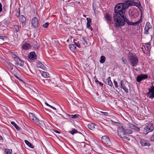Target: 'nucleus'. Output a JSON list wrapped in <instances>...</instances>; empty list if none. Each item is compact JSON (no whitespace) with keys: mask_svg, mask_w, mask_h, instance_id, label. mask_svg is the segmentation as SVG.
<instances>
[{"mask_svg":"<svg viewBox=\"0 0 154 154\" xmlns=\"http://www.w3.org/2000/svg\"><path fill=\"white\" fill-rule=\"evenodd\" d=\"M135 3L134 2H131L129 0L126 1L124 3L117 4L115 7V13L113 16L114 23L125 15V9L130 6L134 5Z\"/></svg>","mask_w":154,"mask_h":154,"instance_id":"1","label":"nucleus"},{"mask_svg":"<svg viewBox=\"0 0 154 154\" xmlns=\"http://www.w3.org/2000/svg\"><path fill=\"white\" fill-rule=\"evenodd\" d=\"M142 20L140 19L138 21L133 23L129 21L126 17L125 15L123 17H121L118 20L114 23L115 26L117 28H121L122 26H124L125 23H126L128 25L136 26L137 24H139L142 22Z\"/></svg>","mask_w":154,"mask_h":154,"instance_id":"2","label":"nucleus"},{"mask_svg":"<svg viewBox=\"0 0 154 154\" xmlns=\"http://www.w3.org/2000/svg\"><path fill=\"white\" fill-rule=\"evenodd\" d=\"M117 132L118 135L122 138H125L128 140H130V138L127 137L128 135L126 134L125 130L122 126L119 127L118 129Z\"/></svg>","mask_w":154,"mask_h":154,"instance_id":"3","label":"nucleus"},{"mask_svg":"<svg viewBox=\"0 0 154 154\" xmlns=\"http://www.w3.org/2000/svg\"><path fill=\"white\" fill-rule=\"evenodd\" d=\"M128 60L133 66H136L138 63V59L135 54H130L128 55Z\"/></svg>","mask_w":154,"mask_h":154,"instance_id":"4","label":"nucleus"},{"mask_svg":"<svg viewBox=\"0 0 154 154\" xmlns=\"http://www.w3.org/2000/svg\"><path fill=\"white\" fill-rule=\"evenodd\" d=\"M147 96L149 98H154V82L152 83V86L149 89V92L146 94Z\"/></svg>","mask_w":154,"mask_h":154,"instance_id":"5","label":"nucleus"},{"mask_svg":"<svg viewBox=\"0 0 154 154\" xmlns=\"http://www.w3.org/2000/svg\"><path fill=\"white\" fill-rule=\"evenodd\" d=\"M102 141L103 143L108 146H111L112 143L110 141L109 138L107 136H104L101 137Z\"/></svg>","mask_w":154,"mask_h":154,"instance_id":"6","label":"nucleus"},{"mask_svg":"<svg viewBox=\"0 0 154 154\" xmlns=\"http://www.w3.org/2000/svg\"><path fill=\"white\" fill-rule=\"evenodd\" d=\"M154 129V127L152 124L147 125L144 129L143 132L146 134L149 133L152 131Z\"/></svg>","mask_w":154,"mask_h":154,"instance_id":"7","label":"nucleus"},{"mask_svg":"<svg viewBox=\"0 0 154 154\" xmlns=\"http://www.w3.org/2000/svg\"><path fill=\"white\" fill-rule=\"evenodd\" d=\"M81 150L83 152H85L87 151L90 148V146L88 144H86L85 142H82L81 143Z\"/></svg>","mask_w":154,"mask_h":154,"instance_id":"8","label":"nucleus"},{"mask_svg":"<svg viewBox=\"0 0 154 154\" xmlns=\"http://www.w3.org/2000/svg\"><path fill=\"white\" fill-rule=\"evenodd\" d=\"M29 114L30 119L33 120L34 122L39 124H41V122H42L36 118L34 113H29Z\"/></svg>","mask_w":154,"mask_h":154,"instance_id":"9","label":"nucleus"},{"mask_svg":"<svg viewBox=\"0 0 154 154\" xmlns=\"http://www.w3.org/2000/svg\"><path fill=\"white\" fill-rule=\"evenodd\" d=\"M32 24L33 26L35 28L38 27V18L36 17L33 18L32 20Z\"/></svg>","mask_w":154,"mask_h":154,"instance_id":"10","label":"nucleus"},{"mask_svg":"<svg viewBox=\"0 0 154 154\" xmlns=\"http://www.w3.org/2000/svg\"><path fill=\"white\" fill-rule=\"evenodd\" d=\"M105 17L107 23H113L111 16L109 14L106 13L105 16Z\"/></svg>","mask_w":154,"mask_h":154,"instance_id":"11","label":"nucleus"},{"mask_svg":"<svg viewBox=\"0 0 154 154\" xmlns=\"http://www.w3.org/2000/svg\"><path fill=\"white\" fill-rule=\"evenodd\" d=\"M147 75H138L137 76V81L138 82H140L142 80L146 79L147 78Z\"/></svg>","mask_w":154,"mask_h":154,"instance_id":"12","label":"nucleus"},{"mask_svg":"<svg viewBox=\"0 0 154 154\" xmlns=\"http://www.w3.org/2000/svg\"><path fill=\"white\" fill-rule=\"evenodd\" d=\"M29 58L31 60H35L36 58V56L35 53L32 51L30 52L28 55Z\"/></svg>","mask_w":154,"mask_h":154,"instance_id":"13","label":"nucleus"},{"mask_svg":"<svg viewBox=\"0 0 154 154\" xmlns=\"http://www.w3.org/2000/svg\"><path fill=\"white\" fill-rule=\"evenodd\" d=\"M140 143L142 146H149L150 145V143H149L147 141L144 140H140Z\"/></svg>","mask_w":154,"mask_h":154,"instance_id":"14","label":"nucleus"},{"mask_svg":"<svg viewBox=\"0 0 154 154\" xmlns=\"http://www.w3.org/2000/svg\"><path fill=\"white\" fill-rule=\"evenodd\" d=\"M151 27L150 23L148 22L146 23L145 27V33H147L148 32V30Z\"/></svg>","mask_w":154,"mask_h":154,"instance_id":"15","label":"nucleus"},{"mask_svg":"<svg viewBox=\"0 0 154 154\" xmlns=\"http://www.w3.org/2000/svg\"><path fill=\"white\" fill-rule=\"evenodd\" d=\"M22 48L25 50H27L30 48L31 46L29 43H26L23 45Z\"/></svg>","mask_w":154,"mask_h":154,"instance_id":"16","label":"nucleus"},{"mask_svg":"<svg viewBox=\"0 0 154 154\" xmlns=\"http://www.w3.org/2000/svg\"><path fill=\"white\" fill-rule=\"evenodd\" d=\"M78 39H74L73 42L74 45H76L77 47L79 48H80L81 46V43H80L79 41H78Z\"/></svg>","mask_w":154,"mask_h":154,"instance_id":"17","label":"nucleus"},{"mask_svg":"<svg viewBox=\"0 0 154 154\" xmlns=\"http://www.w3.org/2000/svg\"><path fill=\"white\" fill-rule=\"evenodd\" d=\"M18 60L19 61H17L15 63V65L16 66L19 65L20 66H23L24 65L23 62L19 58H18Z\"/></svg>","mask_w":154,"mask_h":154,"instance_id":"18","label":"nucleus"},{"mask_svg":"<svg viewBox=\"0 0 154 154\" xmlns=\"http://www.w3.org/2000/svg\"><path fill=\"white\" fill-rule=\"evenodd\" d=\"M37 66L38 68H41L44 70H46V69L45 66L42 63L40 62H38L37 63Z\"/></svg>","mask_w":154,"mask_h":154,"instance_id":"19","label":"nucleus"},{"mask_svg":"<svg viewBox=\"0 0 154 154\" xmlns=\"http://www.w3.org/2000/svg\"><path fill=\"white\" fill-rule=\"evenodd\" d=\"M19 19L20 21L22 23H24L26 21V18L23 15L19 16Z\"/></svg>","mask_w":154,"mask_h":154,"instance_id":"20","label":"nucleus"},{"mask_svg":"<svg viewBox=\"0 0 154 154\" xmlns=\"http://www.w3.org/2000/svg\"><path fill=\"white\" fill-rule=\"evenodd\" d=\"M75 46L74 44L69 45V46L70 50L73 52L75 51L76 50Z\"/></svg>","mask_w":154,"mask_h":154,"instance_id":"21","label":"nucleus"},{"mask_svg":"<svg viewBox=\"0 0 154 154\" xmlns=\"http://www.w3.org/2000/svg\"><path fill=\"white\" fill-rule=\"evenodd\" d=\"M95 125L94 123H90L88 125V126L90 129L93 130L95 128Z\"/></svg>","mask_w":154,"mask_h":154,"instance_id":"22","label":"nucleus"},{"mask_svg":"<svg viewBox=\"0 0 154 154\" xmlns=\"http://www.w3.org/2000/svg\"><path fill=\"white\" fill-rule=\"evenodd\" d=\"M42 76H43L44 78H47L49 77V74L47 72H43L42 73Z\"/></svg>","mask_w":154,"mask_h":154,"instance_id":"23","label":"nucleus"},{"mask_svg":"<svg viewBox=\"0 0 154 154\" xmlns=\"http://www.w3.org/2000/svg\"><path fill=\"white\" fill-rule=\"evenodd\" d=\"M106 60V57L104 56H102L100 57V62L101 63H104Z\"/></svg>","mask_w":154,"mask_h":154,"instance_id":"24","label":"nucleus"},{"mask_svg":"<svg viewBox=\"0 0 154 154\" xmlns=\"http://www.w3.org/2000/svg\"><path fill=\"white\" fill-rule=\"evenodd\" d=\"M107 83L109 86H112L113 85L112 83L110 77H109L108 78L106 79Z\"/></svg>","mask_w":154,"mask_h":154,"instance_id":"25","label":"nucleus"},{"mask_svg":"<svg viewBox=\"0 0 154 154\" xmlns=\"http://www.w3.org/2000/svg\"><path fill=\"white\" fill-rule=\"evenodd\" d=\"M24 141L25 143L30 147L31 148H33L34 147V146H33L30 142H29L27 140H25Z\"/></svg>","mask_w":154,"mask_h":154,"instance_id":"26","label":"nucleus"},{"mask_svg":"<svg viewBox=\"0 0 154 154\" xmlns=\"http://www.w3.org/2000/svg\"><path fill=\"white\" fill-rule=\"evenodd\" d=\"M11 123L13 125L15 128L18 130H19L20 129V127L15 123L14 122H11Z\"/></svg>","mask_w":154,"mask_h":154,"instance_id":"27","label":"nucleus"},{"mask_svg":"<svg viewBox=\"0 0 154 154\" xmlns=\"http://www.w3.org/2000/svg\"><path fill=\"white\" fill-rule=\"evenodd\" d=\"M68 115L71 118L76 119L78 117V115L77 114H75L74 115H71L69 114Z\"/></svg>","mask_w":154,"mask_h":154,"instance_id":"28","label":"nucleus"},{"mask_svg":"<svg viewBox=\"0 0 154 154\" xmlns=\"http://www.w3.org/2000/svg\"><path fill=\"white\" fill-rule=\"evenodd\" d=\"M69 132L72 134L73 135L74 134L77 133L78 132V131L77 130L75 129H72V131H69Z\"/></svg>","mask_w":154,"mask_h":154,"instance_id":"29","label":"nucleus"},{"mask_svg":"<svg viewBox=\"0 0 154 154\" xmlns=\"http://www.w3.org/2000/svg\"><path fill=\"white\" fill-rule=\"evenodd\" d=\"M125 132L126 133V134H132L133 133V131L129 129H127L126 130H125Z\"/></svg>","mask_w":154,"mask_h":154,"instance_id":"30","label":"nucleus"},{"mask_svg":"<svg viewBox=\"0 0 154 154\" xmlns=\"http://www.w3.org/2000/svg\"><path fill=\"white\" fill-rule=\"evenodd\" d=\"M12 152V149H5V152L6 154H11Z\"/></svg>","mask_w":154,"mask_h":154,"instance_id":"31","label":"nucleus"},{"mask_svg":"<svg viewBox=\"0 0 154 154\" xmlns=\"http://www.w3.org/2000/svg\"><path fill=\"white\" fill-rule=\"evenodd\" d=\"M90 23H87V27L89 29L91 30V31H92L93 30V29L92 27L91 26Z\"/></svg>","mask_w":154,"mask_h":154,"instance_id":"32","label":"nucleus"},{"mask_svg":"<svg viewBox=\"0 0 154 154\" xmlns=\"http://www.w3.org/2000/svg\"><path fill=\"white\" fill-rule=\"evenodd\" d=\"M33 47L36 49H38L39 47V45L37 43L32 45Z\"/></svg>","mask_w":154,"mask_h":154,"instance_id":"33","label":"nucleus"},{"mask_svg":"<svg viewBox=\"0 0 154 154\" xmlns=\"http://www.w3.org/2000/svg\"><path fill=\"white\" fill-rule=\"evenodd\" d=\"M82 43H81V45L82 44L84 45H88L87 41L85 40V39H82Z\"/></svg>","mask_w":154,"mask_h":154,"instance_id":"34","label":"nucleus"},{"mask_svg":"<svg viewBox=\"0 0 154 154\" xmlns=\"http://www.w3.org/2000/svg\"><path fill=\"white\" fill-rule=\"evenodd\" d=\"M14 29L17 32H18L19 31V28L18 26L17 25H14Z\"/></svg>","mask_w":154,"mask_h":154,"instance_id":"35","label":"nucleus"},{"mask_svg":"<svg viewBox=\"0 0 154 154\" xmlns=\"http://www.w3.org/2000/svg\"><path fill=\"white\" fill-rule=\"evenodd\" d=\"M120 87L122 88H123V87L125 86L123 83V81L122 80H121L120 81Z\"/></svg>","mask_w":154,"mask_h":154,"instance_id":"36","label":"nucleus"},{"mask_svg":"<svg viewBox=\"0 0 154 154\" xmlns=\"http://www.w3.org/2000/svg\"><path fill=\"white\" fill-rule=\"evenodd\" d=\"M8 67L11 70H13V65L11 63H8Z\"/></svg>","mask_w":154,"mask_h":154,"instance_id":"37","label":"nucleus"},{"mask_svg":"<svg viewBox=\"0 0 154 154\" xmlns=\"http://www.w3.org/2000/svg\"><path fill=\"white\" fill-rule=\"evenodd\" d=\"M133 129L137 131H139L140 130V128L135 125H134Z\"/></svg>","mask_w":154,"mask_h":154,"instance_id":"38","label":"nucleus"},{"mask_svg":"<svg viewBox=\"0 0 154 154\" xmlns=\"http://www.w3.org/2000/svg\"><path fill=\"white\" fill-rule=\"evenodd\" d=\"M95 82L96 83H98L100 86H102L103 85V83L99 81L97 79H96Z\"/></svg>","mask_w":154,"mask_h":154,"instance_id":"39","label":"nucleus"},{"mask_svg":"<svg viewBox=\"0 0 154 154\" xmlns=\"http://www.w3.org/2000/svg\"><path fill=\"white\" fill-rule=\"evenodd\" d=\"M127 93H128V89L125 86L123 87V88H122Z\"/></svg>","mask_w":154,"mask_h":154,"instance_id":"40","label":"nucleus"},{"mask_svg":"<svg viewBox=\"0 0 154 154\" xmlns=\"http://www.w3.org/2000/svg\"><path fill=\"white\" fill-rule=\"evenodd\" d=\"M150 46V45L148 44V43H146L145 44V45L144 46V47L145 48V47L146 48H147V50H149V47Z\"/></svg>","mask_w":154,"mask_h":154,"instance_id":"41","label":"nucleus"},{"mask_svg":"<svg viewBox=\"0 0 154 154\" xmlns=\"http://www.w3.org/2000/svg\"><path fill=\"white\" fill-rule=\"evenodd\" d=\"M49 23H45L43 25V27L45 28H47L48 26Z\"/></svg>","mask_w":154,"mask_h":154,"instance_id":"42","label":"nucleus"},{"mask_svg":"<svg viewBox=\"0 0 154 154\" xmlns=\"http://www.w3.org/2000/svg\"><path fill=\"white\" fill-rule=\"evenodd\" d=\"M86 20H87V23H91V20L90 17L87 18Z\"/></svg>","mask_w":154,"mask_h":154,"instance_id":"43","label":"nucleus"},{"mask_svg":"<svg viewBox=\"0 0 154 154\" xmlns=\"http://www.w3.org/2000/svg\"><path fill=\"white\" fill-rule=\"evenodd\" d=\"M100 112L103 113L104 116H108V113L107 112H105L102 111H100Z\"/></svg>","mask_w":154,"mask_h":154,"instance_id":"44","label":"nucleus"},{"mask_svg":"<svg viewBox=\"0 0 154 154\" xmlns=\"http://www.w3.org/2000/svg\"><path fill=\"white\" fill-rule=\"evenodd\" d=\"M59 115L60 116H57V115H55L54 116V117L55 118L57 119H59V118H61V117H62V115L60 114H59Z\"/></svg>","mask_w":154,"mask_h":154,"instance_id":"45","label":"nucleus"},{"mask_svg":"<svg viewBox=\"0 0 154 154\" xmlns=\"http://www.w3.org/2000/svg\"><path fill=\"white\" fill-rule=\"evenodd\" d=\"M150 140L154 142V134L152 136L150 137Z\"/></svg>","mask_w":154,"mask_h":154,"instance_id":"46","label":"nucleus"},{"mask_svg":"<svg viewBox=\"0 0 154 154\" xmlns=\"http://www.w3.org/2000/svg\"><path fill=\"white\" fill-rule=\"evenodd\" d=\"M122 61L123 62V63L125 64H126V62H127V61H126V60L123 57L122 58Z\"/></svg>","mask_w":154,"mask_h":154,"instance_id":"47","label":"nucleus"},{"mask_svg":"<svg viewBox=\"0 0 154 154\" xmlns=\"http://www.w3.org/2000/svg\"><path fill=\"white\" fill-rule=\"evenodd\" d=\"M134 125L133 124H131L129 125V127L132 129H133Z\"/></svg>","mask_w":154,"mask_h":154,"instance_id":"48","label":"nucleus"},{"mask_svg":"<svg viewBox=\"0 0 154 154\" xmlns=\"http://www.w3.org/2000/svg\"><path fill=\"white\" fill-rule=\"evenodd\" d=\"M114 83L115 85V86L116 88H117L118 87V85L117 84V82L114 81Z\"/></svg>","mask_w":154,"mask_h":154,"instance_id":"49","label":"nucleus"},{"mask_svg":"<svg viewBox=\"0 0 154 154\" xmlns=\"http://www.w3.org/2000/svg\"><path fill=\"white\" fill-rule=\"evenodd\" d=\"M5 39H0V44H2L4 43Z\"/></svg>","mask_w":154,"mask_h":154,"instance_id":"50","label":"nucleus"},{"mask_svg":"<svg viewBox=\"0 0 154 154\" xmlns=\"http://www.w3.org/2000/svg\"><path fill=\"white\" fill-rule=\"evenodd\" d=\"M2 11V5L0 2V12Z\"/></svg>","mask_w":154,"mask_h":154,"instance_id":"51","label":"nucleus"},{"mask_svg":"<svg viewBox=\"0 0 154 154\" xmlns=\"http://www.w3.org/2000/svg\"><path fill=\"white\" fill-rule=\"evenodd\" d=\"M16 77L17 79H18L20 81H22V80L19 77H18L17 76V75H15V76Z\"/></svg>","mask_w":154,"mask_h":154,"instance_id":"52","label":"nucleus"},{"mask_svg":"<svg viewBox=\"0 0 154 154\" xmlns=\"http://www.w3.org/2000/svg\"><path fill=\"white\" fill-rule=\"evenodd\" d=\"M54 132H55L56 133H58V134H60V132H59V131H57L54 130Z\"/></svg>","mask_w":154,"mask_h":154,"instance_id":"53","label":"nucleus"},{"mask_svg":"<svg viewBox=\"0 0 154 154\" xmlns=\"http://www.w3.org/2000/svg\"><path fill=\"white\" fill-rule=\"evenodd\" d=\"M45 104L47 106H50V105H49L48 103H47V102H45Z\"/></svg>","mask_w":154,"mask_h":154,"instance_id":"54","label":"nucleus"},{"mask_svg":"<svg viewBox=\"0 0 154 154\" xmlns=\"http://www.w3.org/2000/svg\"><path fill=\"white\" fill-rule=\"evenodd\" d=\"M3 140L2 137V136H0V140Z\"/></svg>","mask_w":154,"mask_h":154,"instance_id":"55","label":"nucleus"},{"mask_svg":"<svg viewBox=\"0 0 154 154\" xmlns=\"http://www.w3.org/2000/svg\"><path fill=\"white\" fill-rule=\"evenodd\" d=\"M152 76L153 77V78L154 79V72L152 74Z\"/></svg>","mask_w":154,"mask_h":154,"instance_id":"56","label":"nucleus"},{"mask_svg":"<svg viewBox=\"0 0 154 154\" xmlns=\"http://www.w3.org/2000/svg\"><path fill=\"white\" fill-rule=\"evenodd\" d=\"M50 107L51 108H52V109H53V108L54 107H53V106H51V105H50Z\"/></svg>","mask_w":154,"mask_h":154,"instance_id":"57","label":"nucleus"},{"mask_svg":"<svg viewBox=\"0 0 154 154\" xmlns=\"http://www.w3.org/2000/svg\"><path fill=\"white\" fill-rule=\"evenodd\" d=\"M53 109H54V110H56V108H55V107H53Z\"/></svg>","mask_w":154,"mask_h":154,"instance_id":"58","label":"nucleus"},{"mask_svg":"<svg viewBox=\"0 0 154 154\" xmlns=\"http://www.w3.org/2000/svg\"><path fill=\"white\" fill-rule=\"evenodd\" d=\"M54 39H52V40H53V41H52V42H56V41H55V40H54H54H54Z\"/></svg>","mask_w":154,"mask_h":154,"instance_id":"59","label":"nucleus"},{"mask_svg":"<svg viewBox=\"0 0 154 154\" xmlns=\"http://www.w3.org/2000/svg\"><path fill=\"white\" fill-rule=\"evenodd\" d=\"M2 37H3V36H0V39H1V38H2Z\"/></svg>","mask_w":154,"mask_h":154,"instance_id":"60","label":"nucleus"},{"mask_svg":"<svg viewBox=\"0 0 154 154\" xmlns=\"http://www.w3.org/2000/svg\"><path fill=\"white\" fill-rule=\"evenodd\" d=\"M83 17H85L86 16V15H83Z\"/></svg>","mask_w":154,"mask_h":154,"instance_id":"61","label":"nucleus"},{"mask_svg":"<svg viewBox=\"0 0 154 154\" xmlns=\"http://www.w3.org/2000/svg\"><path fill=\"white\" fill-rule=\"evenodd\" d=\"M17 57V56L16 55H15V58H16Z\"/></svg>","mask_w":154,"mask_h":154,"instance_id":"62","label":"nucleus"},{"mask_svg":"<svg viewBox=\"0 0 154 154\" xmlns=\"http://www.w3.org/2000/svg\"><path fill=\"white\" fill-rule=\"evenodd\" d=\"M69 39H68L67 40V42H69Z\"/></svg>","mask_w":154,"mask_h":154,"instance_id":"63","label":"nucleus"}]
</instances>
